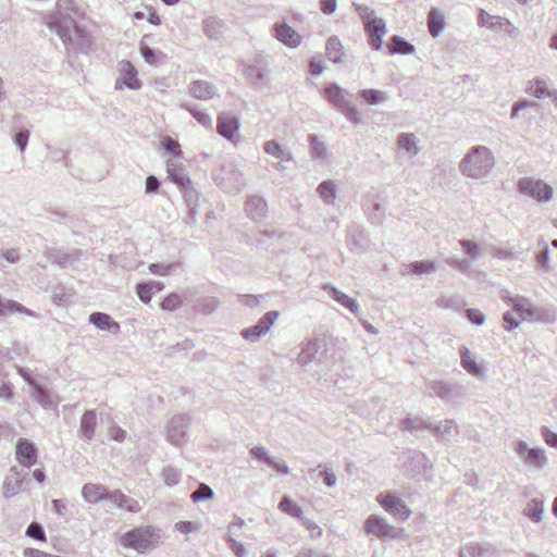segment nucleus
<instances>
[{
    "label": "nucleus",
    "mask_w": 557,
    "mask_h": 557,
    "mask_svg": "<svg viewBox=\"0 0 557 557\" xmlns=\"http://www.w3.org/2000/svg\"><path fill=\"white\" fill-rule=\"evenodd\" d=\"M79 16L73 0H59L55 12L46 15L44 23L60 37L67 51L86 53L92 41L90 35L77 25Z\"/></svg>",
    "instance_id": "1"
},
{
    "label": "nucleus",
    "mask_w": 557,
    "mask_h": 557,
    "mask_svg": "<svg viewBox=\"0 0 557 557\" xmlns=\"http://www.w3.org/2000/svg\"><path fill=\"white\" fill-rule=\"evenodd\" d=\"M495 165V157L486 146H474L469 149L459 163L460 173L469 178L483 180L488 176Z\"/></svg>",
    "instance_id": "2"
},
{
    "label": "nucleus",
    "mask_w": 557,
    "mask_h": 557,
    "mask_svg": "<svg viewBox=\"0 0 557 557\" xmlns=\"http://www.w3.org/2000/svg\"><path fill=\"white\" fill-rule=\"evenodd\" d=\"M82 496L87 503L109 500L120 509L128 512H139L141 506L138 500L125 495L121 490L109 492L106 486L96 483H86L82 488Z\"/></svg>",
    "instance_id": "3"
},
{
    "label": "nucleus",
    "mask_w": 557,
    "mask_h": 557,
    "mask_svg": "<svg viewBox=\"0 0 557 557\" xmlns=\"http://www.w3.org/2000/svg\"><path fill=\"white\" fill-rule=\"evenodd\" d=\"M327 359L326 341L321 337H314L301 343L296 362L299 367L306 368L310 362L324 363Z\"/></svg>",
    "instance_id": "4"
},
{
    "label": "nucleus",
    "mask_w": 557,
    "mask_h": 557,
    "mask_svg": "<svg viewBox=\"0 0 557 557\" xmlns=\"http://www.w3.org/2000/svg\"><path fill=\"white\" fill-rule=\"evenodd\" d=\"M518 190L539 202H548L554 195V188L548 183L533 178L522 177L518 181Z\"/></svg>",
    "instance_id": "5"
},
{
    "label": "nucleus",
    "mask_w": 557,
    "mask_h": 557,
    "mask_svg": "<svg viewBox=\"0 0 557 557\" xmlns=\"http://www.w3.org/2000/svg\"><path fill=\"white\" fill-rule=\"evenodd\" d=\"M191 417L187 413L174 414L166 424V438L176 446H181L188 441V429Z\"/></svg>",
    "instance_id": "6"
},
{
    "label": "nucleus",
    "mask_w": 557,
    "mask_h": 557,
    "mask_svg": "<svg viewBox=\"0 0 557 557\" xmlns=\"http://www.w3.org/2000/svg\"><path fill=\"white\" fill-rule=\"evenodd\" d=\"M364 531L380 540L386 541L398 539L403 534V530L391 525L384 518L376 515H370L364 523Z\"/></svg>",
    "instance_id": "7"
},
{
    "label": "nucleus",
    "mask_w": 557,
    "mask_h": 557,
    "mask_svg": "<svg viewBox=\"0 0 557 557\" xmlns=\"http://www.w3.org/2000/svg\"><path fill=\"white\" fill-rule=\"evenodd\" d=\"M478 24L495 33L504 32L512 39H517L520 36L519 28L513 26L509 20L498 15H491L483 9L479 12Z\"/></svg>",
    "instance_id": "8"
},
{
    "label": "nucleus",
    "mask_w": 557,
    "mask_h": 557,
    "mask_svg": "<svg viewBox=\"0 0 557 557\" xmlns=\"http://www.w3.org/2000/svg\"><path fill=\"white\" fill-rule=\"evenodd\" d=\"M154 535V530L150 528H136L123 535L122 544L143 553L152 545Z\"/></svg>",
    "instance_id": "9"
},
{
    "label": "nucleus",
    "mask_w": 557,
    "mask_h": 557,
    "mask_svg": "<svg viewBox=\"0 0 557 557\" xmlns=\"http://www.w3.org/2000/svg\"><path fill=\"white\" fill-rule=\"evenodd\" d=\"M278 315L280 312L276 310L268 311L259 319L255 325L243 329L240 335L246 341L252 343L258 342L260 338L268 334Z\"/></svg>",
    "instance_id": "10"
},
{
    "label": "nucleus",
    "mask_w": 557,
    "mask_h": 557,
    "mask_svg": "<svg viewBox=\"0 0 557 557\" xmlns=\"http://www.w3.org/2000/svg\"><path fill=\"white\" fill-rule=\"evenodd\" d=\"M119 77L115 81V89L121 90L124 86L129 89L138 90L141 83L137 77L138 72L136 67L127 60H122L119 63Z\"/></svg>",
    "instance_id": "11"
},
{
    "label": "nucleus",
    "mask_w": 557,
    "mask_h": 557,
    "mask_svg": "<svg viewBox=\"0 0 557 557\" xmlns=\"http://www.w3.org/2000/svg\"><path fill=\"white\" fill-rule=\"evenodd\" d=\"M376 500L387 512L400 520L408 519L412 513L404 502L393 493H380Z\"/></svg>",
    "instance_id": "12"
},
{
    "label": "nucleus",
    "mask_w": 557,
    "mask_h": 557,
    "mask_svg": "<svg viewBox=\"0 0 557 557\" xmlns=\"http://www.w3.org/2000/svg\"><path fill=\"white\" fill-rule=\"evenodd\" d=\"M515 450L530 467L541 470L547 465V458L541 448H529L525 442L520 441L516 444Z\"/></svg>",
    "instance_id": "13"
},
{
    "label": "nucleus",
    "mask_w": 557,
    "mask_h": 557,
    "mask_svg": "<svg viewBox=\"0 0 557 557\" xmlns=\"http://www.w3.org/2000/svg\"><path fill=\"white\" fill-rule=\"evenodd\" d=\"M429 389L436 397L445 400L451 401L456 398H460L465 396V387L458 383H446L443 381H433L429 385Z\"/></svg>",
    "instance_id": "14"
},
{
    "label": "nucleus",
    "mask_w": 557,
    "mask_h": 557,
    "mask_svg": "<svg viewBox=\"0 0 557 557\" xmlns=\"http://www.w3.org/2000/svg\"><path fill=\"white\" fill-rule=\"evenodd\" d=\"M244 74L248 81L260 88L267 84L270 69L261 59H257L252 64L245 66Z\"/></svg>",
    "instance_id": "15"
},
{
    "label": "nucleus",
    "mask_w": 557,
    "mask_h": 557,
    "mask_svg": "<svg viewBox=\"0 0 557 557\" xmlns=\"http://www.w3.org/2000/svg\"><path fill=\"white\" fill-rule=\"evenodd\" d=\"M274 37L288 48H297L301 44V36L287 23L277 22L273 26Z\"/></svg>",
    "instance_id": "16"
},
{
    "label": "nucleus",
    "mask_w": 557,
    "mask_h": 557,
    "mask_svg": "<svg viewBox=\"0 0 557 557\" xmlns=\"http://www.w3.org/2000/svg\"><path fill=\"white\" fill-rule=\"evenodd\" d=\"M16 459L22 466L30 468L37 461V448L30 441L20 438L16 444Z\"/></svg>",
    "instance_id": "17"
},
{
    "label": "nucleus",
    "mask_w": 557,
    "mask_h": 557,
    "mask_svg": "<svg viewBox=\"0 0 557 557\" xmlns=\"http://www.w3.org/2000/svg\"><path fill=\"white\" fill-rule=\"evenodd\" d=\"M27 472L18 467H12L4 481V495L11 497L17 494L23 485Z\"/></svg>",
    "instance_id": "18"
},
{
    "label": "nucleus",
    "mask_w": 557,
    "mask_h": 557,
    "mask_svg": "<svg viewBox=\"0 0 557 557\" xmlns=\"http://www.w3.org/2000/svg\"><path fill=\"white\" fill-rule=\"evenodd\" d=\"M364 29L369 36V45L374 50H380L382 48V38L386 34V24L384 20L379 18L371 21L370 24L364 26Z\"/></svg>",
    "instance_id": "19"
},
{
    "label": "nucleus",
    "mask_w": 557,
    "mask_h": 557,
    "mask_svg": "<svg viewBox=\"0 0 557 557\" xmlns=\"http://www.w3.org/2000/svg\"><path fill=\"white\" fill-rule=\"evenodd\" d=\"M238 127L239 122L237 117L227 113H221L218 116L216 131L224 138L233 140L236 132L238 131Z\"/></svg>",
    "instance_id": "20"
},
{
    "label": "nucleus",
    "mask_w": 557,
    "mask_h": 557,
    "mask_svg": "<svg viewBox=\"0 0 557 557\" xmlns=\"http://www.w3.org/2000/svg\"><path fill=\"white\" fill-rule=\"evenodd\" d=\"M166 173L168 178L181 189H186L190 185V180L185 169L178 165L174 160L170 159L166 161Z\"/></svg>",
    "instance_id": "21"
},
{
    "label": "nucleus",
    "mask_w": 557,
    "mask_h": 557,
    "mask_svg": "<svg viewBox=\"0 0 557 557\" xmlns=\"http://www.w3.org/2000/svg\"><path fill=\"white\" fill-rule=\"evenodd\" d=\"M460 364L472 376H484L483 368L476 362L475 357L471 354L468 347L461 346L459 348Z\"/></svg>",
    "instance_id": "22"
},
{
    "label": "nucleus",
    "mask_w": 557,
    "mask_h": 557,
    "mask_svg": "<svg viewBox=\"0 0 557 557\" xmlns=\"http://www.w3.org/2000/svg\"><path fill=\"white\" fill-rule=\"evenodd\" d=\"M323 290L327 292L329 295L339 305L347 308L355 315L359 314V305L358 301L345 293L341 292L338 288L331 286L329 284L323 286Z\"/></svg>",
    "instance_id": "23"
},
{
    "label": "nucleus",
    "mask_w": 557,
    "mask_h": 557,
    "mask_svg": "<svg viewBox=\"0 0 557 557\" xmlns=\"http://www.w3.org/2000/svg\"><path fill=\"white\" fill-rule=\"evenodd\" d=\"M88 320L99 330L108 331L112 334H117L120 332V324L107 313L94 312L89 315Z\"/></svg>",
    "instance_id": "24"
},
{
    "label": "nucleus",
    "mask_w": 557,
    "mask_h": 557,
    "mask_svg": "<svg viewBox=\"0 0 557 557\" xmlns=\"http://www.w3.org/2000/svg\"><path fill=\"white\" fill-rule=\"evenodd\" d=\"M246 212L253 221H261L267 216V202L259 196H251L246 201Z\"/></svg>",
    "instance_id": "25"
},
{
    "label": "nucleus",
    "mask_w": 557,
    "mask_h": 557,
    "mask_svg": "<svg viewBox=\"0 0 557 557\" xmlns=\"http://www.w3.org/2000/svg\"><path fill=\"white\" fill-rule=\"evenodd\" d=\"M215 92V86L207 81H195L189 87V94L200 100H209L214 97Z\"/></svg>",
    "instance_id": "26"
},
{
    "label": "nucleus",
    "mask_w": 557,
    "mask_h": 557,
    "mask_svg": "<svg viewBox=\"0 0 557 557\" xmlns=\"http://www.w3.org/2000/svg\"><path fill=\"white\" fill-rule=\"evenodd\" d=\"M309 143L311 158L320 163H327L330 154L326 144L320 140V137L314 134L309 135Z\"/></svg>",
    "instance_id": "27"
},
{
    "label": "nucleus",
    "mask_w": 557,
    "mask_h": 557,
    "mask_svg": "<svg viewBox=\"0 0 557 557\" xmlns=\"http://www.w3.org/2000/svg\"><path fill=\"white\" fill-rule=\"evenodd\" d=\"M421 426L432 429L435 435L442 440H449L458 432L457 424L455 423L454 420H444L434 426H432V424H426L420 420V428Z\"/></svg>",
    "instance_id": "28"
},
{
    "label": "nucleus",
    "mask_w": 557,
    "mask_h": 557,
    "mask_svg": "<svg viewBox=\"0 0 557 557\" xmlns=\"http://www.w3.org/2000/svg\"><path fill=\"white\" fill-rule=\"evenodd\" d=\"M428 30L434 38L438 37L446 26L445 17L436 8H433L428 15Z\"/></svg>",
    "instance_id": "29"
},
{
    "label": "nucleus",
    "mask_w": 557,
    "mask_h": 557,
    "mask_svg": "<svg viewBox=\"0 0 557 557\" xmlns=\"http://www.w3.org/2000/svg\"><path fill=\"white\" fill-rule=\"evenodd\" d=\"M97 424V414L94 410H87L81 419V434L85 440L90 441L94 437Z\"/></svg>",
    "instance_id": "30"
},
{
    "label": "nucleus",
    "mask_w": 557,
    "mask_h": 557,
    "mask_svg": "<svg viewBox=\"0 0 557 557\" xmlns=\"http://www.w3.org/2000/svg\"><path fill=\"white\" fill-rule=\"evenodd\" d=\"M202 24L203 33L210 39H218L223 33V21L216 16H209L205 18Z\"/></svg>",
    "instance_id": "31"
},
{
    "label": "nucleus",
    "mask_w": 557,
    "mask_h": 557,
    "mask_svg": "<svg viewBox=\"0 0 557 557\" xmlns=\"http://www.w3.org/2000/svg\"><path fill=\"white\" fill-rule=\"evenodd\" d=\"M325 54L326 58L334 63L342 62V58L344 55L343 45L337 37L333 36L327 39L325 45Z\"/></svg>",
    "instance_id": "32"
},
{
    "label": "nucleus",
    "mask_w": 557,
    "mask_h": 557,
    "mask_svg": "<svg viewBox=\"0 0 557 557\" xmlns=\"http://www.w3.org/2000/svg\"><path fill=\"white\" fill-rule=\"evenodd\" d=\"M28 384L33 387V392L30 393V397L37 401L41 407L48 409L52 407V400L50 398L49 393L44 389L39 384H37L34 380L26 379Z\"/></svg>",
    "instance_id": "33"
},
{
    "label": "nucleus",
    "mask_w": 557,
    "mask_h": 557,
    "mask_svg": "<svg viewBox=\"0 0 557 557\" xmlns=\"http://www.w3.org/2000/svg\"><path fill=\"white\" fill-rule=\"evenodd\" d=\"M325 97L339 111L347 103L344 97V91L337 84H330L325 88Z\"/></svg>",
    "instance_id": "34"
},
{
    "label": "nucleus",
    "mask_w": 557,
    "mask_h": 557,
    "mask_svg": "<svg viewBox=\"0 0 557 557\" xmlns=\"http://www.w3.org/2000/svg\"><path fill=\"white\" fill-rule=\"evenodd\" d=\"M263 150L265 153L280 159L282 161H292V153L284 149L276 140H268L264 143Z\"/></svg>",
    "instance_id": "35"
},
{
    "label": "nucleus",
    "mask_w": 557,
    "mask_h": 557,
    "mask_svg": "<svg viewBox=\"0 0 557 557\" xmlns=\"http://www.w3.org/2000/svg\"><path fill=\"white\" fill-rule=\"evenodd\" d=\"M523 513L533 522H541L544 513L543 500L539 498H532L530 502H528Z\"/></svg>",
    "instance_id": "36"
},
{
    "label": "nucleus",
    "mask_w": 557,
    "mask_h": 557,
    "mask_svg": "<svg viewBox=\"0 0 557 557\" xmlns=\"http://www.w3.org/2000/svg\"><path fill=\"white\" fill-rule=\"evenodd\" d=\"M388 49L391 54H409L414 51V46L399 36H394L388 44Z\"/></svg>",
    "instance_id": "37"
},
{
    "label": "nucleus",
    "mask_w": 557,
    "mask_h": 557,
    "mask_svg": "<svg viewBox=\"0 0 557 557\" xmlns=\"http://www.w3.org/2000/svg\"><path fill=\"white\" fill-rule=\"evenodd\" d=\"M318 193L326 205H332L336 199V185L333 181H324L318 186Z\"/></svg>",
    "instance_id": "38"
},
{
    "label": "nucleus",
    "mask_w": 557,
    "mask_h": 557,
    "mask_svg": "<svg viewBox=\"0 0 557 557\" xmlns=\"http://www.w3.org/2000/svg\"><path fill=\"white\" fill-rule=\"evenodd\" d=\"M358 96L361 97L368 104L371 106L384 103L388 99L386 92L377 89H363L358 92Z\"/></svg>",
    "instance_id": "39"
},
{
    "label": "nucleus",
    "mask_w": 557,
    "mask_h": 557,
    "mask_svg": "<svg viewBox=\"0 0 557 557\" xmlns=\"http://www.w3.org/2000/svg\"><path fill=\"white\" fill-rule=\"evenodd\" d=\"M436 304L440 308L457 311L461 310L466 306L463 298L459 295L442 296L436 300Z\"/></svg>",
    "instance_id": "40"
},
{
    "label": "nucleus",
    "mask_w": 557,
    "mask_h": 557,
    "mask_svg": "<svg viewBox=\"0 0 557 557\" xmlns=\"http://www.w3.org/2000/svg\"><path fill=\"white\" fill-rule=\"evenodd\" d=\"M524 320L549 323L554 320V317L548 309L532 306V308L529 309V313Z\"/></svg>",
    "instance_id": "41"
},
{
    "label": "nucleus",
    "mask_w": 557,
    "mask_h": 557,
    "mask_svg": "<svg viewBox=\"0 0 557 557\" xmlns=\"http://www.w3.org/2000/svg\"><path fill=\"white\" fill-rule=\"evenodd\" d=\"M139 50L145 61L153 66L158 65L165 57L162 52L153 50L143 41L140 42Z\"/></svg>",
    "instance_id": "42"
},
{
    "label": "nucleus",
    "mask_w": 557,
    "mask_h": 557,
    "mask_svg": "<svg viewBox=\"0 0 557 557\" xmlns=\"http://www.w3.org/2000/svg\"><path fill=\"white\" fill-rule=\"evenodd\" d=\"M278 508L280 510H282L283 512L292 516V517H296L300 520L304 519L302 517V509L297 506L289 497L287 496H284L280 504H278Z\"/></svg>",
    "instance_id": "43"
},
{
    "label": "nucleus",
    "mask_w": 557,
    "mask_h": 557,
    "mask_svg": "<svg viewBox=\"0 0 557 557\" xmlns=\"http://www.w3.org/2000/svg\"><path fill=\"white\" fill-rule=\"evenodd\" d=\"M181 471L172 466L164 467L161 472L162 480L170 487L177 485L181 482Z\"/></svg>",
    "instance_id": "44"
},
{
    "label": "nucleus",
    "mask_w": 557,
    "mask_h": 557,
    "mask_svg": "<svg viewBox=\"0 0 557 557\" xmlns=\"http://www.w3.org/2000/svg\"><path fill=\"white\" fill-rule=\"evenodd\" d=\"M398 147L410 156L417 153L416 136L413 134L403 133L398 136Z\"/></svg>",
    "instance_id": "45"
},
{
    "label": "nucleus",
    "mask_w": 557,
    "mask_h": 557,
    "mask_svg": "<svg viewBox=\"0 0 557 557\" xmlns=\"http://www.w3.org/2000/svg\"><path fill=\"white\" fill-rule=\"evenodd\" d=\"M507 302L510 304L518 313H520L523 320L528 315L529 309L532 308L530 301L524 297H509Z\"/></svg>",
    "instance_id": "46"
},
{
    "label": "nucleus",
    "mask_w": 557,
    "mask_h": 557,
    "mask_svg": "<svg viewBox=\"0 0 557 557\" xmlns=\"http://www.w3.org/2000/svg\"><path fill=\"white\" fill-rule=\"evenodd\" d=\"M213 496H214V493H213L212 488L209 485L201 483L198 486V488L191 493L190 498L193 499V502L199 503L202 500L211 499V498H213Z\"/></svg>",
    "instance_id": "47"
},
{
    "label": "nucleus",
    "mask_w": 557,
    "mask_h": 557,
    "mask_svg": "<svg viewBox=\"0 0 557 557\" xmlns=\"http://www.w3.org/2000/svg\"><path fill=\"white\" fill-rule=\"evenodd\" d=\"M187 111L190 112V114L198 121V123H200L202 126H206V127H211L212 126V119L211 116L206 113V112H202L200 110H198L195 106H190V104H184L183 106Z\"/></svg>",
    "instance_id": "48"
},
{
    "label": "nucleus",
    "mask_w": 557,
    "mask_h": 557,
    "mask_svg": "<svg viewBox=\"0 0 557 557\" xmlns=\"http://www.w3.org/2000/svg\"><path fill=\"white\" fill-rule=\"evenodd\" d=\"M356 11L358 12L360 18L362 20L363 26H367L371 23V21L379 20V17L375 16L374 10L370 7L362 5V4H356L354 3Z\"/></svg>",
    "instance_id": "49"
},
{
    "label": "nucleus",
    "mask_w": 557,
    "mask_h": 557,
    "mask_svg": "<svg viewBox=\"0 0 557 557\" xmlns=\"http://www.w3.org/2000/svg\"><path fill=\"white\" fill-rule=\"evenodd\" d=\"M219 306L215 297H205L198 302V311L203 314L212 313Z\"/></svg>",
    "instance_id": "50"
},
{
    "label": "nucleus",
    "mask_w": 557,
    "mask_h": 557,
    "mask_svg": "<svg viewBox=\"0 0 557 557\" xmlns=\"http://www.w3.org/2000/svg\"><path fill=\"white\" fill-rule=\"evenodd\" d=\"M251 456L260 461H263L269 467L273 463L274 457L270 456L269 450L262 446H255L250 449Z\"/></svg>",
    "instance_id": "51"
},
{
    "label": "nucleus",
    "mask_w": 557,
    "mask_h": 557,
    "mask_svg": "<svg viewBox=\"0 0 557 557\" xmlns=\"http://www.w3.org/2000/svg\"><path fill=\"white\" fill-rule=\"evenodd\" d=\"M183 300L180 295L172 293L161 302V308L165 311H174L181 307Z\"/></svg>",
    "instance_id": "52"
},
{
    "label": "nucleus",
    "mask_w": 557,
    "mask_h": 557,
    "mask_svg": "<svg viewBox=\"0 0 557 557\" xmlns=\"http://www.w3.org/2000/svg\"><path fill=\"white\" fill-rule=\"evenodd\" d=\"M528 91L533 95L535 98H544L548 95V89L546 83L541 79H535L531 83Z\"/></svg>",
    "instance_id": "53"
},
{
    "label": "nucleus",
    "mask_w": 557,
    "mask_h": 557,
    "mask_svg": "<svg viewBox=\"0 0 557 557\" xmlns=\"http://www.w3.org/2000/svg\"><path fill=\"white\" fill-rule=\"evenodd\" d=\"M29 136H30V132H29V129H26V128L20 129L13 136V141L21 152L25 151L27 144H28Z\"/></svg>",
    "instance_id": "54"
},
{
    "label": "nucleus",
    "mask_w": 557,
    "mask_h": 557,
    "mask_svg": "<svg viewBox=\"0 0 557 557\" xmlns=\"http://www.w3.org/2000/svg\"><path fill=\"white\" fill-rule=\"evenodd\" d=\"M161 144H162V147L164 148V150L166 152H169L170 154H172L174 157H180L182 154L180 144L176 140H174L173 138L165 136V137H163Z\"/></svg>",
    "instance_id": "55"
},
{
    "label": "nucleus",
    "mask_w": 557,
    "mask_h": 557,
    "mask_svg": "<svg viewBox=\"0 0 557 557\" xmlns=\"http://www.w3.org/2000/svg\"><path fill=\"white\" fill-rule=\"evenodd\" d=\"M341 112L355 124H362L363 120L355 106H350L348 102L341 110Z\"/></svg>",
    "instance_id": "56"
},
{
    "label": "nucleus",
    "mask_w": 557,
    "mask_h": 557,
    "mask_svg": "<svg viewBox=\"0 0 557 557\" xmlns=\"http://www.w3.org/2000/svg\"><path fill=\"white\" fill-rule=\"evenodd\" d=\"M153 286L149 283H140L137 285L136 292L137 296L144 304H148L151 300V295L153 292Z\"/></svg>",
    "instance_id": "57"
},
{
    "label": "nucleus",
    "mask_w": 557,
    "mask_h": 557,
    "mask_svg": "<svg viewBox=\"0 0 557 557\" xmlns=\"http://www.w3.org/2000/svg\"><path fill=\"white\" fill-rule=\"evenodd\" d=\"M549 260L550 257L548 247L544 245L543 249L536 253V262L539 263L543 271L548 272L552 269Z\"/></svg>",
    "instance_id": "58"
},
{
    "label": "nucleus",
    "mask_w": 557,
    "mask_h": 557,
    "mask_svg": "<svg viewBox=\"0 0 557 557\" xmlns=\"http://www.w3.org/2000/svg\"><path fill=\"white\" fill-rule=\"evenodd\" d=\"M26 535L37 541H46V533L44 531V528L37 522H32L27 527Z\"/></svg>",
    "instance_id": "59"
},
{
    "label": "nucleus",
    "mask_w": 557,
    "mask_h": 557,
    "mask_svg": "<svg viewBox=\"0 0 557 557\" xmlns=\"http://www.w3.org/2000/svg\"><path fill=\"white\" fill-rule=\"evenodd\" d=\"M225 539L230 544V549L236 557H246L247 550L240 542L236 541L231 534H227Z\"/></svg>",
    "instance_id": "60"
},
{
    "label": "nucleus",
    "mask_w": 557,
    "mask_h": 557,
    "mask_svg": "<svg viewBox=\"0 0 557 557\" xmlns=\"http://www.w3.org/2000/svg\"><path fill=\"white\" fill-rule=\"evenodd\" d=\"M465 252L470 257L471 260H475L479 257V246L469 239H462L459 242Z\"/></svg>",
    "instance_id": "61"
},
{
    "label": "nucleus",
    "mask_w": 557,
    "mask_h": 557,
    "mask_svg": "<svg viewBox=\"0 0 557 557\" xmlns=\"http://www.w3.org/2000/svg\"><path fill=\"white\" fill-rule=\"evenodd\" d=\"M446 263L460 272H467L471 267V261L468 259H457L449 257L446 259Z\"/></svg>",
    "instance_id": "62"
},
{
    "label": "nucleus",
    "mask_w": 557,
    "mask_h": 557,
    "mask_svg": "<svg viewBox=\"0 0 557 557\" xmlns=\"http://www.w3.org/2000/svg\"><path fill=\"white\" fill-rule=\"evenodd\" d=\"M467 319L474 325H483L485 322V315L479 309L471 308L466 311Z\"/></svg>",
    "instance_id": "63"
},
{
    "label": "nucleus",
    "mask_w": 557,
    "mask_h": 557,
    "mask_svg": "<svg viewBox=\"0 0 557 557\" xmlns=\"http://www.w3.org/2000/svg\"><path fill=\"white\" fill-rule=\"evenodd\" d=\"M462 552L468 556V557H483L484 554L486 553V548H484L482 545L480 544H470V545H467Z\"/></svg>",
    "instance_id": "64"
}]
</instances>
